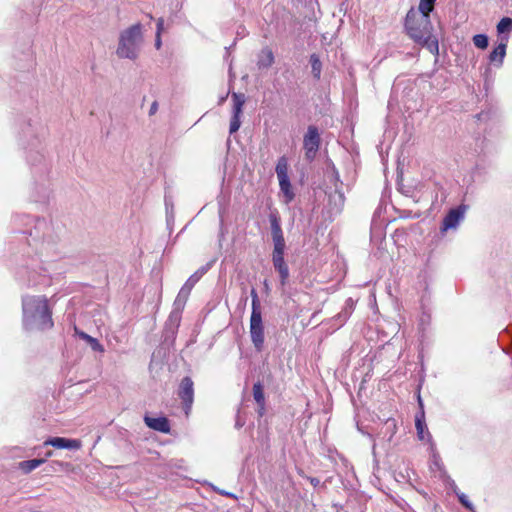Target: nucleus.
Instances as JSON below:
<instances>
[{
	"label": "nucleus",
	"mask_w": 512,
	"mask_h": 512,
	"mask_svg": "<svg viewBox=\"0 0 512 512\" xmlns=\"http://www.w3.org/2000/svg\"><path fill=\"white\" fill-rule=\"evenodd\" d=\"M288 161L287 159L283 156V157H280L278 159V162H277V165H276V174H277V178H284V177H289L288 176Z\"/></svg>",
	"instance_id": "nucleus-19"
},
{
	"label": "nucleus",
	"mask_w": 512,
	"mask_h": 512,
	"mask_svg": "<svg viewBox=\"0 0 512 512\" xmlns=\"http://www.w3.org/2000/svg\"><path fill=\"white\" fill-rule=\"evenodd\" d=\"M179 397L182 399L186 414L190 410L194 401L193 381L189 377H184L179 386Z\"/></svg>",
	"instance_id": "nucleus-7"
},
{
	"label": "nucleus",
	"mask_w": 512,
	"mask_h": 512,
	"mask_svg": "<svg viewBox=\"0 0 512 512\" xmlns=\"http://www.w3.org/2000/svg\"><path fill=\"white\" fill-rule=\"evenodd\" d=\"M385 426L386 428L390 431V437H389V440L392 438V436L395 434L396 432V424H395V421L394 420H391V419H388L386 422H385Z\"/></svg>",
	"instance_id": "nucleus-28"
},
{
	"label": "nucleus",
	"mask_w": 512,
	"mask_h": 512,
	"mask_svg": "<svg viewBox=\"0 0 512 512\" xmlns=\"http://www.w3.org/2000/svg\"><path fill=\"white\" fill-rule=\"evenodd\" d=\"M274 63V55L271 49H263L259 58V67L268 68Z\"/></svg>",
	"instance_id": "nucleus-16"
},
{
	"label": "nucleus",
	"mask_w": 512,
	"mask_h": 512,
	"mask_svg": "<svg viewBox=\"0 0 512 512\" xmlns=\"http://www.w3.org/2000/svg\"><path fill=\"white\" fill-rule=\"evenodd\" d=\"M253 396L257 404H265L263 388L260 383H255L253 386Z\"/></svg>",
	"instance_id": "nucleus-20"
},
{
	"label": "nucleus",
	"mask_w": 512,
	"mask_h": 512,
	"mask_svg": "<svg viewBox=\"0 0 512 512\" xmlns=\"http://www.w3.org/2000/svg\"><path fill=\"white\" fill-rule=\"evenodd\" d=\"M258 405H259L258 414H259L260 416H263L264 411H265V404H258Z\"/></svg>",
	"instance_id": "nucleus-36"
},
{
	"label": "nucleus",
	"mask_w": 512,
	"mask_h": 512,
	"mask_svg": "<svg viewBox=\"0 0 512 512\" xmlns=\"http://www.w3.org/2000/svg\"><path fill=\"white\" fill-rule=\"evenodd\" d=\"M280 192L283 194L284 203L289 204L294 199V192L289 177L278 178Z\"/></svg>",
	"instance_id": "nucleus-11"
},
{
	"label": "nucleus",
	"mask_w": 512,
	"mask_h": 512,
	"mask_svg": "<svg viewBox=\"0 0 512 512\" xmlns=\"http://www.w3.org/2000/svg\"><path fill=\"white\" fill-rule=\"evenodd\" d=\"M22 323L25 330H48L54 325L52 311L45 296L22 298Z\"/></svg>",
	"instance_id": "nucleus-1"
},
{
	"label": "nucleus",
	"mask_w": 512,
	"mask_h": 512,
	"mask_svg": "<svg viewBox=\"0 0 512 512\" xmlns=\"http://www.w3.org/2000/svg\"><path fill=\"white\" fill-rule=\"evenodd\" d=\"M310 483L314 486V487H317L319 484H320V480L317 479V478H310Z\"/></svg>",
	"instance_id": "nucleus-35"
},
{
	"label": "nucleus",
	"mask_w": 512,
	"mask_h": 512,
	"mask_svg": "<svg viewBox=\"0 0 512 512\" xmlns=\"http://www.w3.org/2000/svg\"><path fill=\"white\" fill-rule=\"evenodd\" d=\"M44 226H47V223L44 219H37V223L35 225V233H33L32 231L29 232V235L30 236H35V238H40L41 236L39 235V230L44 227Z\"/></svg>",
	"instance_id": "nucleus-27"
},
{
	"label": "nucleus",
	"mask_w": 512,
	"mask_h": 512,
	"mask_svg": "<svg viewBox=\"0 0 512 512\" xmlns=\"http://www.w3.org/2000/svg\"><path fill=\"white\" fill-rule=\"evenodd\" d=\"M162 46V41H161V35H159V33H156V37H155V47L156 49H160Z\"/></svg>",
	"instance_id": "nucleus-33"
},
{
	"label": "nucleus",
	"mask_w": 512,
	"mask_h": 512,
	"mask_svg": "<svg viewBox=\"0 0 512 512\" xmlns=\"http://www.w3.org/2000/svg\"><path fill=\"white\" fill-rule=\"evenodd\" d=\"M270 223L272 239L274 244L272 260L276 261L278 259L284 258L285 240L277 217L271 216Z\"/></svg>",
	"instance_id": "nucleus-5"
},
{
	"label": "nucleus",
	"mask_w": 512,
	"mask_h": 512,
	"mask_svg": "<svg viewBox=\"0 0 512 512\" xmlns=\"http://www.w3.org/2000/svg\"><path fill=\"white\" fill-rule=\"evenodd\" d=\"M473 43L479 49H486L488 47V37L485 34H477L473 37Z\"/></svg>",
	"instance_id": "nucleus-22"
},
{
	"label": "nucleus",
	"mask_w": 512,
	"mask_h": 512,
	"mask_svg": "<svg viewBox=\"0 0 512 512\" xmlns=\"http://www.w3.org/2000/svg\"><path fill=\"white\" fill-rule=\"evenodd\" d=\"M467 206L460 205L451 209L442 221L441 231L445 232L451 229H456L459 223L464 219Z\"/></svg>",
	"instance_id": "nucleus-6"
},
{
	"label": "nucleus",
	"mask_w": 512,
	"mask_h": 512,
	"mask_svg": "<svg viewBox=\"0 0 512 512\" xmlns=\"http://www.w3.org/2000/svg\"><path fill=\"white\" fill-rule=\"evenodd\" d=\"M196 283H197L196 277L190 276L188 278V280L185 282V284L182 286V288L180 289L178 296H177V301H186L192 288L194 287V285Z\"/></svg>",
	"instance_id": "nucleus-13"
},
{
	"label": "nucleus",
	"mask_w": 512,
	"mask_h": 512,
	"mask_svg": "<svg viewBox=\"0 0 512 512\" xmlns=\"http://www.w3.org/2000/svg\"><path fill=\"white\" fill-rule=\"evenodd\" d=\"M252 311L250 317V337L257 351H261L264 345V325L261 306L258 295L254 289L251 291Z\"/></svg>",
	"instance_id": "nucleus-4"
},
{
	"label": "nucleus",
	"mask_w": 512,
	"mask_h": 512,
	"mask_svg": "<svg viewBox=\"0 0 512 512\" xmlns=\"http://www.w3.org/2000/svg\"><path fill=\"white\" fill-rule=\"evenodd\" d=\"M209 269V265L207 267H201L200 269H198L193 275H191L192 277H196V281L198 282L200 280V278L208 271Z\"/></svg>",
	"instance_id": "nucleus-29"
},
{
	"label": "nucleus",
	"mask_w": 512,
	"mask_h": 512,
	"mask_svg": "<svg viewBox=\"0 0 512 512\" xmlns=\"http://www.w3.org/2000/svg\"><path fill=\"white\" fill-rule=\"evenodd\" d=\"M311 66L314 75L319 78L321 72V63L316 55L311 56Z\"/></svg>",
	"instance_id": "nucleus-26"
},
{
	"label": "nucleus",
	"mask_w": 512,
	"mask_h": 512,
	"mask_svg": "<svg viewBox=\"0 0 512 512\" xmlns=\"http://www.w3.org/2000/svg\"><path fill=\"white\" fill-rule=\"evenodd\" d=\"M436 0H420L418 9L421 13H431L434 9Z\"/></svg>",
	"instance_id": "nucleus-21"
},
{
	"label": "nucleus",
	"mask_w": 512,
	"mask_h": 512,
	"mask_svg": "<svg viewBox=\"0 0 512 512\" xmlns=\"http://www.w3.org/2000/svg\"><path fill=\"white\" fill-rule=\"evenodd\" d=\"M44 445H50L56 449L78 450L81 447V441L64 437H52L47 439Z\"/></svg>",
	"instance_id": "nucleus-9"
},
{
	"label": "nucleus",
	"mask_w": 512,
	"mask_h": 512,
	"mask_svg": "<svg viewBox=\"0 0 512 512\" xmlns=\"http://www.w3.org/2000/svg\"><path fill=\"white\" fill-rule=\"evenodd\" d=\"M506 55V42L500 43L489 55L491 63H496L500 66L503 63V59Z\"/></svg>",
	"instance_id": "nucleus-12"
},
{
	"label": "nucleus",
	"mask_w": 512,
	"mask_h": 512,
	"mask_svg": "<svg viewBox=\"0 0 512 512\" xmlns=\"http://www.w3.org/2000/svg\"><path fill=\"white\" fill-rule=\"evenodd\" d=\"M45 462V459L39 458V459H30L25 460L19 463V468L21 471L25 474H28L32 472L34 469L39 467Z\"/></svg>",
	"instance_id": "nucleus-14"
},
{
	"label": "nucleus",
	"mask_w": 512,
	"mask_h": 512,
	"mask_svg": "<svg viewBox=\"0 0 512 512\" xmlns=\"http://www.w3.org/2000/svg\"><path fill=\"white\" fill-rule=\"evenodd\" d=\"M240 116H241V114L233 113V116L230 121V128H229L230 134H233L239 130V128L241 126Z\"/></svg>",
	"instance_id": "nucleus-25"
},
{
	"label": "nucleus",
	"mask_w": 512,
	"mask_h": 512,
	"mask_svg": "<svg viewBox=\"0 0 512 512\" xmlns=\"http://www.w3.org/2000/svg\"><path fill=\"white\" fill-rule=\"evenodd\" d=\"M273 265L275 269L279 272L281 277V283L282 285H284L289 277V269L284 261V258L273 261Z\"/></svg>",
	"instance_id": "nucleus-15"
},
{
	"label": "nucleus",
	"mask_w": 512,
	"mask_h": 512,
	"mask_svg": "<svg viewBox=\"0 0 512 512\" xmlns=\"http://www.w3.org/2000/svg\"><path fill=\"white\" fill-rule=\"evenodd\" d=\"M511 28L512 19L508 17L502 18L497 25V31L499 34L505 33L506 31H509Z\"/></svg>",
	"instance_id": "nucleus-23"
},
{
	"label": "nucleus",
	"mask_w": 512,
	"mask_h": 512,
	"mask_svg": "<svg viewBox=\"0 0 512 512\" xmlns=\"http://www.w3.org/2000/svg\"><path fill=\"white\" fill-rule=\"evenodd\" d=\"M163 29H164V20H163V18H159L157 20V30H156V33H159V35H161Z\"/></svg>",
	"instance_id": "nucleus-31"
},
{
	"label": "nucleus",
	"mask_w": 512,
	"mask_h": 512,
	"mask_svg": "<svg viewBox=\"0 0 512 512\" xmlns=\"http://www.w3.org/2000/svg\"><path fill=\"white\" fill-rule=\"evenodd\" d=\"M145 424L156 431L168 433L170 431L169 421L165 417H144Z\"/></svg>",
	"instance_id": "nucleus-10"
},
{
	"label": "nucleus",
	"mask_w": 512,
	"mask_h": 512,
	"mask_svg": "<svg viewBox=\"0 0 512 512\" xmlns=\"http://www.w3.org/2000/svg\"><path fill=\"white\" fill-rule=\"evenodd\" d=\"M158 110V103L157 101H154L151 106H150V109H149V115L152 116L154 115Z\"/></svg>",
	"instance_id": "nucleus-32"
},
{
	"label": "nucleus",
	"mask_w": 512,
	"mask_h": 512,
	"mask_svg": "<svg viewBox=\"0 0 512 512\" xmlns=\"http://www.w3.org/2000/svg\"><path fill=\"white\" fill-rule=\"evenodd\" d=\"M320 137L316 127L310 126L304 137V149L307 158H313L319 148Z\"/></svg>",
	"instance_id": "nucleus-8"
},
{
	"label": "nucleus",
	"mask_w": 512,
	"mask_h": 512,
	"mask_svg": "<svg viewBox=\"0 0 512 512\" xmlns=\"http://www.w3.org/2000/svg\"><path fill=\"white\" fill-rule=\"evenodd\" d=\"M405 28L410 38L417 44L435 56L439 54L438 40L432 35L430 13H421L419 9L411 8L406 15Z\"/></svg>",
	"instance_id": "nucleus-2"
},
{
	"label": "nucleus",
	"mask_w": 512,
	"mask_h": 512,
	"mask_svg": "<svg viewBox=\"0 0 512 512\" xmlns=\"http://www.w3.org/2000/svg\"><path fill=\"white\" fill-rule=\"evenodd\" d=\"M233 113L234 114H242L243 105L245 103V96L241 93H233Z\"/></svg>",
	"instance_id": "nucleus-18"
},
{
	"label": "nucleus",
	"mask_w": 512,
	"mask_h": 512,
	"mask_svg": "<svg viewBox=\"0 0 512 512\" xmlns=\"http://www.w3.org/2000/svg\"><path fill=\"white\" fill-rule=\"evenodd\" d=\"M143 43V26L135 23L120 32L116 54L121 59L134 61L138 59Z\"/></svg>",
	"instance_id": "nucleus-3"
},
{
	"label": "nucleus",
	"mask_w": 512,
	"mask_h": 512,
	"mask_svg": "<svg viewBox=\"0 0 512 512\" xmlns=\"http://www.w3.org/2000/svg\"><path fill=\"white\" fill-rule=\"evenodd\" d=\"M424 412H421L420 416L416 417L415 425L417 429V434L420 440H425L426 436L429 438L430 434L426 429V424L424 422Z\"/></svg>",
	"instance_id": "nucleus-17"
},
{
	"label": "nucleus",
	"mask_w": 512,
	"mask_h": 512,
	"mask_svg": "<svg viewBox=\"0 0 512 512\" xmlns=\"http://www.w3.org/2000/svg\"><path fill=\"white\" fill-rule=\"evenodd\" d=\"M75 334L78 335L81 339L87 341L93 350H96V338L78 330L77 327H75Z\"/></svg>",
	"instance_id": "nucleus-24"
},
{
	"label": "nucleus",
	"mask_w": 512,
	"mask_h": 512,
	"mask_svg": "<svg viewBox=\"0 0 512 512\" xmlns=\"http://www.w3.org/2000/svg\"><path fill=\"white\" fill-rule=\"evenodd\" d=\"M209 269V265L207 267H201L200 269H198L193 275H191L192 277H196V281L198 282L200 280V278L208 271Z\"/></svg>",
	"instance_id": "nucleus-30"
},
{
	"label": "nucleus",
	"mask_w": 512,
	"mask_h": 512,
	"mask_svg": "<svg viewBox=\"0 0 512 512\" xmlns=\"http://www.w3.org/2000/svg\"><path fill=\"white\" fill-rule=\"evenodd\" d=\"M459 499H460L461 503L464 504L466 507H468V508L470 507L469 503L466 500V496L465 495H461L459 497Z\"/></svg>",
	"instance_id": "nucleus-34"
}]
</instances>
